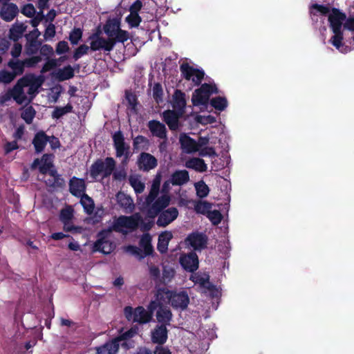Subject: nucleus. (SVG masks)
Here are the masks:
<instances>
[{"label": "nucleus", "instance_id": "f257e3e1", "mask_svg": "<svg viewBox=\"0 0 354 354\" xmlns=\"http://www.w3.org/2000/svg\"><path fill=\"white\" fill-rule=\"evenodd\" d=\"M310 14L313 17H320L321 19L323 17L327 16L333 32V35L329 41L336 49L342 53H346L350 51V48L343 44L342 40L345 30L354 31V17L346 19V15L338 10L333 9L330 11L327 7L317 4L312 6Z\"/></svg>", "mask_w": 354, "mask_h": 354}, {"label": "nucleus", "instance_id": "f03ea898", "mask_svg": "<svg viewBox=\"0 0 354 354\" xmlns=\"http://www.w3.org/2000/svg\"><path fill=\"white\" fill-rule=\"evenodd\" d=\"M161 182V176L157 174L153 180L149 194L145 202L141 205L140 209L150 218H154L160 210L167 207L170 203L171 197L168 194L171 184V179L164 183L162 187V195L157 198Z\"/></svg>", "mask_w": 354, "mask_h": 354}, {"label": "nucleus", "instance_id": "7ed1b4c3", "mask_svg": "<svg viewBox=\"0 0 354 354\" xmlns=\"http://www.w3.org/2000/svg\"><path fill=\"white\" fill-rule=\"evenodd\" d=\"M43 82L44 79L41 76L26 75L17 82L11 95L18 104L30 102L38 93Z\"/></svg>", "mask_w": 354, "mask_h": 354}, {"label": "nucleus", "instance_id": "20e7f679", "mask_svg": "<svg viewBox=\"0 0 354 354\" xmlns=\"http://www.w3.org/2000/svg\"><path fill=\"white\" fill-rule=\"evenodd\" d=\"M180 142L183 150L187 153L198 152L202 157H216L217 154L214 149L208 147L209 138L208 137H200L196 141L189 136L183 134L180 137Z\"/></svg>", "mask_w": 354, "mask_h": 354}, {"label": "nucleus", "instance_id": "39448f33", "mask_svg": "<svg viewBox=\"0 0 354 354\" xmlns=\"http://www.w3.org/2000/svg\"><path fill=\"white\" fill-rule=\"evenodd\" d=\"M158 304L168 302L175 308L183 310L189 304V297L184 290H169L167 288L159 289L156 295Z\"/></svg>", "mask_w": 354, "mask_h": 354}, {"label": "nucleus", "instance_id": "423d86ee", "mask_svg": "<svg viewBox=\"0 0 354 354\" xmlns=\"http://www.w3.org/2000/svg\"><path fill=\"white\" fill-rule=\"evenodd\" d=\"M158 306V302L155 299L149 303L148 306L149 311L142 306L137 307L135 309L127 306L124 308V315L129 321L146 324L151 319L153 312L157 308Z\"/></svg>", "mask_w": 354, "mask_h": 354}, {"label": "nucleus", "instance_id": "0eeeda50", "mask_svg": "<svg viewBox=\"0 0 354 354\" xmlns=\"http://www.w3.org/2000/svg\"><path fill=\"white\" fill-rule=\"evenodd\" d=\"M141 221L142 216L139 213L129 216H121L114 221L112 230L127 234L136 230Z\"/></svg>", "mask_w": 354, "mask_h": 354}, {"label": "nucleus", "instance_id": "6e6552de", "mask_svg": "<svg viewBox=\"0 0 354 354\" xmlns=\"http://www.w3.org/2000/svg\"><path fill=\"white\" fill-rule=\"evenodd\" d=\"M115 167L113 158H106L104 160H98L91 167L90 174L95 180L106 178L110 176Z\"/></svg>", "mask_w": 354, "mask_h": 354}, {"label": "nucleus", "instance_id": "1a4fd4ad", "mask_svg": "<svg viewBox=\"0 0 354 354\" xmlns=\"http://www.w3.org/2000/svg\"><path fill=\"white\" fill-rule=\"evenodd\" d=\"M218 92L214 84H203L202 86L194 91L192 97V102L194 106H205L213 93Z\"/></svg>", "mask_w": 354, "mask_h": 354}, {"label": "nucleus", "instance_id": "9d476101", "mask_svg": "<svg viewBox=\"0 0 354 354\" xmlns=\"http://www.w3.org/2000/svg\"><path fill=\"white\" fill-rule=\"evenodd\" d=\"M113 140L116 157L122 158L121 163L127 165L131 156L129 145L124 142V138L120 131L113 135Z\"/></svg>", "mask_w": 354, "mask_h": 354}, {"label": "nucleus", "instance_id": "9b49d317", "mask_svg": "<svg viewBox=\"0 0 354 354\" xmlns=\"http://www.w3.org/2000/svg\"><path fill=\"white\" fill-rule=\"evenodd\" d=\"M111 230H104L99 234L98 240L94 243L93 251L104 254H110L115 248V243L112 241Z\"/></svg>", "mask_w": 354, "mask_h": 354}, {"label": "nucleus", "instance_id": "f8f14e48", "mask_svg": "<svg viewBox=\"0 0 354 354\" xmlns=\"http://www.w3.org/2000/svg\"><path fill=\"white\" fill-rule=\"evenodd\" d=\"M180 71L185 79L191 81L194 85L201 84L204 77V72L187 63H183L180 66Z\"/></svg>", "mask_w": 354, "mask_h": 354}, {"label": "nucleus", "instance_id": "ddd939ff", "mask_svg": "<svg viewBox=\"0 0 354 354\" xmlns=\"http://www.w3.org/2000/svg\"><path fill=\"white\" fill-rule=\"evenodd\" d=\"M39 166V171L42 174H48L51 177L55 180L56 171L52 169L53 167V156L45 154L42 156L41 160L36 159L32 165V168Z\"/></svg>", "mask_w": 354, "mask_h": 354}, {"label": "nucleus", "instance_id": "4468645a", "mask_svg": "<svg viewBox=\"0 0 354 354\" xmlns=\"http://www.w3.org/2000/svg\"><path fill=\"white\" fill-rule=\"evenodd\" d=\"M91 39V48L94 51L99 50L111 51L115 45V41L109 37L104 38L99 35H93Z\"/></svg>", "mask_w": 354, "mask_h": 354}, {"label": "nucleus", "instance_id": "2eb2a0df", "mask_svg": "<svg viewBox=\"0 0 354 354\" xmlns=\"http://www.w3.org/2000/svg\"><path fill=\"white\" fill-rule=\"evenodd\" d=\"M157 220V225L160 227H166L172 223L178 216V210L176 207H169L165 210H160Z\"/></svg>", "mask_w": 354, "mask_h": 354}, {"label": "nucleus", "instance_id": "dca6fc26", "mask_svg": "<svg viewBox=\"0 0 354 354\" xmlns=\"http://www.w3.org/2000/svg\"><path fill=\"white\" fill-rule=\"evenodd\" d=\"M180 263L185 270L194 272L198 268V256L194 252L182 255L180 258Z\"/></svg>", "mask_w": 354, "mask_h": 354}, {"label": "nucleus", "instance_id": "f3484780", "mask_svg": "<svg viewBox=\"0 0 354 354\" xmlns=\"http://www.w3.org/2000/svg\"><path fill=\"white\" fill-rule=\"evenodd\" d=\"M138 164L140 169L149 171L156 167L157 160L149 153H142L138 158Z\"/></svg>", "mask_w": 354, "mask_h": 354}, {"label": "nucleus", "instance_id": "a211bd4d", "mask_svg": "<svg viewBox=\"0 0 354 354\" xmlns=\"http://www.w3.org/2000/svg\"><path fill=\"white\" fill-rule=\"evenodd\" d=\"M185 242L195 250H201L205 246L207 239L203 234L192 233L187 236Z\"/></svg>", "mask_w": 354, "mask_h": 354}, {"label": "nucleus", "instance_id": "6ab92c4d", "mask_svg": "<svg viewBox=\"0 0 354 354\" xmlns=\"http://www.w3.org/2000/svg\"><path fill=\"white\" fill-rule=\"evenodd\" d=\"M167 339V330L166 326L160 325L156 327L151 332V341L153 343L163 344Z\"/></svg>", "mask_w": 354, "mask_h": 354}, {"label": "nucleus", "instance_id": "aec40b11", "mask_svg": "<svg viewBox=\"0 0 354 354\" xmlns=\"http://www.w3.org/2000/svg\"><path fill=\"white\" fill-rule=\"evenodd\" d=\"M18 8L13 3H4L1 9L0 15L6 21H12L18 13Z\"/></svg>", "mask_w": 354, "mask_h": 354}, {"label": "nucleus", "instance_id": "412c9836", "mask_svg": "<svg viewBox=\"0 0 354 354\" xmlns=\"http://www.w3.org/2000/svg\"><path fill=\"white\" fill-rule=\"evenodd\" d=\"M85 189L86 185L83 179L73 177L70 180V191L73 195L81 196L84 194Z\"/></svg>", "mask_w": 354, "mask_h": 354}, {"label": "nucleus", "instance_id": "4be33fe9", "mask_svg": "<svg viewBox=\"0 0 354 354\" xmlns=\"http://www.w3.org/2000/svg\"><path fill=\"white\" fill-rule=\"evenodd\" d=\"M118 204L126 213H131L134 209V203L132 198L124 193L120 192L116 196Z\"/></svg>", "mask_w": 354, "mask_h": 354}, {"label": "nucleus", "instance_id": "5701e85b", "mask_svg": "<svg viewBox=\"0 0 354 354\" xmlns=\"http://www.w3.org/2000/svg\"><path fill=\"white\" fill-rule=\"evenodd\" d=\"M163 304H160L158 306V308L156 313V319L159 323L163 325L169 324V322L172 318V313L170 309L167 307L162 306Z\"/></svg>", "mask_w": 354, "mask_h": 354}, {"label": "nucleus", "instance_id": "b1692460", "mask_svg": "<svg viewBox=\"0 0 354 354\" xmlns=\"http://www.w3.org/2000/svg\"><path fill=\"white\" fill-rule=\"evenodd\" d=\"M119 348V342L116 339L96 348L97 354H116Z\"/></svg>", "mask_w": 354, "mask_h": 354}, {"label": "nucleus", "instance_id": "393cba45", "mask_svg": "<svg viewBox=\"0 0 354 354\" xmlns=\"http://www.w3.org/2000/svg\"><path fill=\"white\" fill-rule=\"evenodd\" d=\"M171 182L173 185H183L189 180V173L186 170H178L171 176Z\"/></svg>", "mask_w": 354, "mask_h": 354}, {"label": "nucleus", "instance_id": "a878e982", "mask_svg": "<svg viewBox=\"0 0 354 354\" xmlns=\"http://www.w3.org/2000/svg\"><path fill=\"white\" fill-rule=\"evenodd\" d=\"M190 279L195 283L198 284L201 288L211 290L212 286L209 279V275L205 273H195L192 274Z\"/></svg>", "mask_w": 354, "mask_h": 354}, {"label": "nucleus", "instance_id": "bb28decb", "mask_svg": "<svg viewBox=\"0 0 354 354\" xmlns=\"http://www.w3.org/2000/svg\"><path fill=\"white\" fill-rule=\"evenodd\" d=\"M186 105L185 95L180 91H176L173 95V107L174 109L183 114V109Z\"/></svg>", "mask_w": 354, "mask_h": 354}, {"label": "nucleus", "instance_id": "cd10ccee", "mask_svg": "<svg viewBox=\"0 0 354 354\" xmlns=\"http://www.w3.org/2000/svg\"><path fill=\"white\" fill-rule=\"evenodd\" d=\"M180 113L174 111H167L164 112L163 117L165 122L171 129H176L178 128V118L180 115Z\"/></svg>", "mask_w": 354, "mask_h": 354}, {"label": "nucleus", "instance_id": "c85d7f7f", "mask_svg": "<svg viewBox=\"0 0 354 354\" xmlns=\"http://www.w3.org/2000/svg\"><path fill=\"white\" fill-rule=\"evenodd\" d=\"M173 237V234L170 231H165L158 236L157 248L159 252L164 253L167 250L168 244Z\"/></svg>", "mask_w": 354, "mask_h": 354}, {"label": "nucleus", "instance_id": "c756f323", "mask_svg": "<svg viewBox=\"0 0 354 354\" xmlns=\"http://www.w3.org/2000/svg\"><path fill=\"white\" fill-rule=\"evenodd\" d=\"M185 167L198 172H204L207 169V166L204 160L199 158H192L187 160L185 162Z\"/></svg>", "mask_w": 354, "mask_h": 354}, {"label": "nucleus", "instance_id": "7c9ffc66", "mask_svg": "<svg viewBox=\"0 0 354 354\" xmlns=\"http://www.w3.org/2000/svg\"><path fill=\"white\" fill-rule=\"evenodd\" d=\"M50 141V138L43 132H38L32 141L37 152H41L44 149L46 143Z\"/></svg>", "mask_w": 354, "mask_h": 354}, {"label": "nucleus", "instance_id": "2f4dec72", "mask_svg": "<svg viewBox=\"0 0 354 354\" xmlns=\"http://www.w3.org/2000/svg\"><path fill=\"white\" fill-rule=\"evenodd\" d=\"M74 76V70L72 66H66L59 68L54 73V77L59 81L69 80Z\"/></svg>", "mask_w": 354, "mask_h": 354}, {"label": "nucleus", "instance_id": "473e14b6", "mask_svg": "<svg viewBox=\"0 0 354 354\" xmlns=\"http://www.w3.org/2000/svg\"><path fill=\"white\" fill-rule=\"evenodd\" d=\"M119 29L120 22L117 19L109 20L104 27V32L107 35L109 39L113 40L114 35H115Z\"/></svg>", "mask_w": 354, "mask_h": 354}, {"label": "nucleus", "instance_id": "72a5a7b5", "mask_svg": "<svg viewBox=\"0 0 354 354\" xmlns=\"http://www.w3.org/2000/svg\"><path fill=\"white\" fill-rule=\"evenodd\" d=\"M149 128L153 135L161 138L165 136L166 129L163 124L156 120L150 121L149 122Z\"/></svg>", "mask_w": 354, "mask_h": 354}, {"label": "nucleus", "instance_id": "f704fd0d", "mask_svg": "<svg viewBox=\"0 0 354 354\" xmlns=\"http://www.w3.org/2000/svg\"><path fill=\"white\" fill-rule=\"evenodd\" d=\"M26 30V26L24 24H15L10 30V37L14 41L22 37Z\"/></svg>", "mask_w": 354, "mask_h": 354}, {"label": "nucleus", "instance_id": "c9c22d12", "mask_svg": "<svg viewBox=\"0 0 354 354\" xmlns=\"http://www.w3.org/2000/svg\"><path fill=\"white\" fill-rule=\"evenodd\" d=\"M129 183L137 194H140L145 190V185L141 180L140 177L137 175L129 177Z\"/></svg>", "mask_w": 354, "mask_h": 354}, {"label": "nucleus", "instance_id": "e433bc0d", "mask_svg": "<svg viewBox=\"0 0 354 354\" xmlns=\"http://www.w3.org/2000/svg\"><path fill=\"white\" fill-rule=\"evenodd\" d=\"M80 203L83 206L84 211L91 214L94 209V202L91 198H90L88 195L84 194L81 196Z\"/></svg>", "mask_w": 354, "mask_h": 354}, {"label": "nucleus", "instance_id": "4c0bfd02", "mask_svg": "<svg viewBox=\"0 0 354 354\" xmlns=\"http://www.w3.org/2000/svg\"><path fill=\"white\" fill-rule=\"evenodd\" d=\"M194 187L196 192V195L199 198H205L209 194V187L203 180L194 183Z\"/></svg>", "mask_w": 354, "mask_h": 354}, {"label": "nucleus", "instance_id": "58836bf2", "mask_svg": "<svg viewBox=\"0 0 354 354\" xmlns=\"http://www.w3.org/2000/svg\"><path fill=\"white\" fill-rule=\"evenodd\" d=\"M72 211L70 208H66L62 210L60 213V219L64 224V230L66 231L72 230V227L69 225V221L72 217Z\"/></svg>", "mask_w": 354, "mask_h": 354}, {"label": "nucleus", "instance_id": "ea45409f", "mask_svg": "<svg viewBox=\"0 0 354 354\" xmlns=\"http://www.w3.org/2000/svg\"><path fill=\"white\" fill-rule=\"evenodd\" d=\"M211 105L216 110L222 111L227 106V101L223 97H216L211 100Z\"/></svg>", "mask_w": 354, "mask_h": 354}, {"label": "nucleus", "instance_id": "a19ab883", "mask_svg": "<svg viewBox=\"0 0 354 354\" xmlns=\"http://www.w3.org/2000/svg\"><path fill=\"white\" fill-rule=\"evenodd\" d=\"M36 114L35 110L32 106H26L23 109L21 116L27 124L32 123Z\"/></svg>", "mask_w": 354, "mask_h": 354}, {"label": "nucleus", "instance_id": "79ce46f5", "mask_svg": "<svg viewBox=\"0 0 354 354\" xmlns=\"http://www.w3.org/2000/svg\"><path fill=\"white\" fill-rule=\"evenodd\" d=\"M212 209V204L204 201H201L198 202L195 206V211L201 214L207 215V214L210 212Z\"/></svg>", "mask_w": 354, "mask_h": 354}, {"label": "nucleus", "instance_id": "37998d69", "mask_svg": "<svg viewBox=\"0 0 354 354\" xmlns=\"http://www.w3.org/2000/svg\"><path fill=\"white\" fill-rule=\"evenodd\" d=\"M26 66L25 62L24 61H15L11 60L8 62V66L12 70L11 73H15L16 76L20 75L24 71V68Z\"/></svg>", "mask_w": 354, "mask_h": 354}, {"label": "nucleus", "instance_id": "c03bdc74", "mask_svg": "<svg viewBox=\"0 0 354 354\" xmlns=\"http://www.w3.org/2000/svg\"><path fill=\"white\" fill-rule=\"evenodd\" d=\"M72 106L70 104H67L64 107H56L53 113V117L54 118H59L67 113L71 112Z\"/></svg>", "mask_w": 354, "mask_h": 354}, {"label": "nucleus", "instance_id": "a18cd8bd", "mask_svg": "<svg viewBox=\"0 0 354 354\" xmlns=\"http://www.w3.org/2000/svg\"><path fill=\"white\" fill-rule=\"evenodd\" d=\"M16 77V74L3 70L0 71V82L8 84L11 82Z\"/></svg>", "mask_w": 354, "mask_h": 354}, {"label": "nucleus", "instance_id": "49530a36", "mask_svg": "<svg viewBox=\"0 0 354 354\" xmlns=\"http://www.w3.org/2000/svg\"><path fill=\"white\" fill-rule=\"evenodd\" d=\"M126 21L131 27H136L140 24L141 19L138 13L130 12V14L126 17Z\"/></svg>", "mask_w": 354, "mask_h": 354}, {"label": "nucleus", "instance_id": "de8ad7c7", "mask_svg": "<svg viewBox=\"0 0 354 354\" xmlns=\"http://www.w3.org/2000/svg\"><path fill=\"white\" fill-rule=\"evenodd\" d=\"M207 216L213 225L218 224L222 219V215L218 210H210Z\"/></svg>", "mask_w": 354, "mask_h": 354}, {"label": "nucleus", "instance_id": "09e8293b", "mask_svg": "<svg viewBox=\"0 0 354 354\" xmlns=\"http://www.w3.org/2000/svg\"><path fill=\"white\" fill-rule=\"evenodd\" d=\"M196 121L201 124L206 125L208 124H212L216 122V118L210 115H198L196 116Z\"/></svg>", "mask_w": 354, "mask_h": 354}, {"label": "nucleus", "instance_id": "8fccbe9b", "mask_svg": "<svg viewBox=\"0 0 354 354\" xmlns=\"http://www.w3.org/2000/svg\"><path fill=\"white\" fill-rule=\"evenodd\" d=\"M150 241L151 237L149 234H145L141 238L140 243L141 245H144L145 255L151 254L152 251V248L150 245Z\"/></svg>", "mask_w": 354, "mask_h": 354}, {"label": "nucleus", "instance_id": "3c124183", "mask_svg": "<svg viewBox=\"0 0 354 354\" xmlns=\"http://www.w3.org/2000/svg\"><path fill=\"white\" fill-rule=\"evenodd\" d=\"M153 96L157 102H161L162 100V94L163 91L162 86L160 84H155L153 85Z\"/></svg>", "mask_w": 354, "mask_h": 354}, {"label": "nucleus", "instance_id": "603ef678", "mask_svg": "<svg viewBox=\"0 0 354 354\" xmlns=\"http://www.w3.org/2000/svg\"><path fill=\"white\" fill-rule=\"evenodd\" d=\"M39 44L37 41L30 40L27 41V44L26 46V50L27 54L32 55L35 53L39 48Z\"/></svg>", "mask_w": 354, "mask_h": 354}, {"label": "nucleus", "instance_id": "864d4df0", "mask_svg": "<svg viewBox=\"0 0 354 354\" xmlns=\"http://www.w3.org/2000/svg\"><path fill=\"white\" fill-rule=\"evenodd\" d=\"M82 36V32L80 28L74 29L69 36V39L73 44H77Z\"/></svg>", "mask_w": 354, "mask_h": 354}, {"label": "nucleus", "instance_id": "5fc2aeb1", "mask_svg": "<svg viewBox=\"0 0 354 354\" xmlns=\"http://www.w3.org/2000/svg\"><path fill=\"white\" fill-rule=\"evenodd\" d=\"M88 49L89 47L86 45H81L78 47L73 55L75 60H77L83 55H86L88 53Z\"/></svg>", "mask_w": 354, "mask_h": 354}, {"label": "nucleus", "instance_id": "6e6d98bb", "mask_svg": "<svg viewBox=\"0 0 354 354\" xmlns=\"http://www.w3.org/2000/svg\"><path fill=\"white\" fill-rule=\"evenodd\" d=\"M174 275V270L172 268L164 267L162 272L163 282L167 283L171 281Z\"/></svg>", "mask_w": 354, "mask_h": 354}, {"label": "nucleus", "instance_id": "4d7b16f0", "mask_svg": "<svg viewBox=\"0 0 354 354\" xmlns=\"http://www.w3.org/2000/svg\"><path fill=\"white\" fill-rule=\"evenodd\" d=\"M136 333L137 329L136 328H132L128 331L122 333L121 335L116 337L115 339L118 340V342H120L121 340H125L127 339H131V338L133 337Z\"/></svg>", "mask_w": 354, "mask_h": 354}, {"label": "nucleus", "instance_id": "13d9d810", "mask_svg": "<svg viewBox=\"0 0 354 354\" xmlns=\"http://www.w3.org/2000/svg\"><path fill=\"white\" fill-rule=\"evenodd\" d=\"M128 33L126 31L121 30L120 28L118 30L115 35L113 37V41L124 42L128 39Z\"/></svg>", "mask_w": 354, "mask_h": 354}, {"label": "nucleus", "instance_id": "bf43d9fd", "mask_svg": "<svg viewBox=\"0 0 354 354\" xmlns=\"http://www.w3.org/2000/svg\"><path fill=\"white\" fill-rule=\"evenodd\" d=\"M69 50V47L68 43L64 41H59L56 48V53L58 55H62L68 52Z\"/></svg>", "mask_w": 354, "mask_h": 354}, {"label": "nucleus", "instance_id": "052dcab7", "mask_svg": "<svg viewBox=\"0 0 354 354\" xmlns=\"http://www.w3.org/2000/svg\"><path fill=\"white\" fill-rule=\"evenodd\" d=\"M147 143V140L145 137L139 136L135 138L133 140V146L136 149H140L144 147V145Z\"/></svg>", "mask_w": 354, "mask_h": 354}, {"label": "nucleus", "instance_id": "680f3d73", "mask_svg": "<svg viewBox=\"0 0 354 354\" xmlns=\"http://www.w3.org/2000/svg\"><path fill=\"white\" fill-rule=\"evenodd\" d=\"M125 251L127 252H129V253L133 254V255H135L136 257H137L138 258L143 257L142 254H141L142 253L141 250L136 246L128 245L125 248Z\"/></svg>", "mask_w": 354, "mask_h": 354}, {"label": "nucleus", "instance_id": "e2e57ef3", "mask_svg": "<svg viewBox=\"0 0 354 354\" xmlns=\"http://www.w3.org/2000/svg\"><path fill=\"white\" fill-rule=\"evenodd\" d=\"M55 35V26L53 24H50L46 28L44 32L45 39L53 38Z\"/></svg>", "mask_w": 354, "mask_h": 354}, {"label": "nucleus", "instance_id": "0e129e2a", "mask_svg": "<svg viewBox=\"0 0 354 354\" xmlns=\"http://www.w3.org/2000/svg\"><path fill=\"white\" fill-rule=\"evenodd\" d=\"M21 12L24 15L28 17H31L34 16L35 13V9L32 4H28L24 6Z\"/></svg>", "mask_w": 354, "mask_h": 354}, {"label": "nucleus", "instance_id": "69168bd1", "mask_svg": "<svg viewBox=\"0 0 354 354\" xmlns=\"http://www.w3.org/2000/svg\"><path fill=\"white\" fill-rule=\"evenodd\" d=\"M126 99L132 109H135L137 104V99L134 94L130 92H126Z\"/></svg>", "mask_w": 354, "mask_h": 354}, {"label": "nucleus", "instance_id": "338daca9", "mask_svg": "<svg viewBox=\"0 0 354 354\" xmlns=\"http://www.w3.org/2000/svg\"><path fill=\"white\" fill-rule=\"evenodd\" d=\"M18 148V145L16 140L12 142H7L4 146L5 153L6 154L10 153L12 151L15 150Z\"/></svg>", "mask_w": 354, "mask_h": 354}, {"label": "nucleus", "instance_id": "774afa93", "mask_svg": "<svg viewBox=\"0 0 354 354\" xmlns=\"http://www.w3.org/2000/svg\"><path fill=\"white\" fill-rule=\"evenodd\" d=\"M153 354H171V352L167 347L160 345L156 346Z\"/></svg>", "mask_w": 354, "mask_h": 354}]
</instances>
